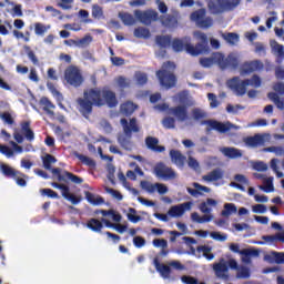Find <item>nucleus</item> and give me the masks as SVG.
I'll use <instances>...</instances> for the list:
<instances>
[{
    "instance_id": "nucleus-59",
    "label": "nucleus",
    "mask_w": 284,
    "mask_h": 284,
    "mask_svg": "<svg viewBox=\"0 0 284 284\" xmlns=\"http://www.w3.org/2000/svg\"><path fill=\"white\" fill-rule=\"evenodd\" d=\"M41 194L43 196H49V199H59V193L54 192L52 189H42Z\"/></svg>"
},
{
    "instance_id": "nucleus-11",
    "label": "nucleus",
    "mask_w": 284,
    "mask_h": 284,
    "mask_svg": "<svg viewBox=\"0 0 284 284\" xmlns=\"http://www.w3.org/2000/svg\"><path fill=\"white\" fill-rule=\"evenodd\" d=\"M231 252H234V254H241L243 263H252V256H258L261 252L255 248H243L241 250V245L236 243L230 244Z\"/></svg>"
},
{
    "instance_id": "nucleus-50",
    "label": "nucleus",
    "mask_w": 284,
    "mask_h": 284,
    "mask_svg": "<svg viewBox=\"0 0 284 284\" xmlns=\"http://www.w3.org/2000/svg\"><path fill=\"white\" fill-rule=\"evenodd\" d=\"M91 14L93 19H103V8L99 4H93Z\"/></svg>"
},
{
    "instance_id": "nucleus-47",
    "label": "nucleus",
    "mask_w": 284,
    "mask_h": 284,
    "mask_svg": "<svg viewBox=\"0 0 284 284\" xmlns=\"http://www.w3.org/2000/svg\"><path fill=\"white\" fill-rule=\"evenodd\" d=\"M162 125L165 130H174V128H176V120L172 116L164 118L162 120Z\"/></svg>"
},
{
    "instance_id": "nucleus-7",
    "label": "nucleus",
    "mask_w": 284,
    "mask_h": 284,
    "mask_svg": "<svg viewBox=\"0 0 284 284\" xmlns=\"http://www.w3.org/2000/svg\"><path fill=\"white\" fill-rule=\"evenodd\" d=\"M176 70V64L174 62H164L161 70L156 71V77L159 79L160 85L165 88V90H172L176 87V75L174 74Z\"/></svg>"
},
{
    "instance_id": "nucleus-55",
    "label": "nucleus",
    "mask_w": 284,
    "mask_h": 284,
    "mask_svg": "<svg viewBox=\"0 0 284 284\" xmlns=\"http://www.w3.org/2000/svg\"><path fill=\"white\" fill-rule=\"evenodd\" d=\"M260 189L266 193L274 192V178H268L265 181V186H260Z\"/></svg>"
},
{
    "instance_id": "nucleus-26",
    "label": "nucleus",
    "mask_w": 284,
    "mask_h": 284,
    "mask_svg": "<svg viewBox=\"0 0 284 284\" xmlns=\"http://www.w3.org/2000/svg\"><path fill=\"white\" fill-rule=\"evenodd\" d=\"M221 152L226 156V159H241V156H243L241 150L232 146H225Z\"/></svg>"
},
{
    "instance_id": "nucleus-48",
    "label": "nucleus",
    "mask_w": 284,
    "mask_h": 284,
    "mask_svg": "<svg viewBox=\"0 0 284 284\" xmlns=\"http://www.w3.org/2000/svg\"><path fill=\"white\" fill-rule=\"evenodd\" d=\"M126 219L131 223H139V221H141V216L136 215V209L134 207H129V213L126 214Z\"/></svg>"
},
{
    "instance_id": "nucleus-13",
    "label": "nucleus",
    "mask_w": 284,
    "mask_h": 284,
    "mask_svg": "<svg viewBox=\"0 0 284 284\" xmlns=\"http://www.w3.org/2000/svg\"><path fill=\"white\" fill-rule=\"evenodd\" d=\"M155 176L163 179L164 181H172L176 179V172L172 168L165 165V163L160 162L154 168Z\"/></svg>"
},
{
    "instance_id": "nucleus-29",
    "label": "nucleus",
    "mask_w": 284,
    "mask_h": 284,
    "mask_svg": "<svg viewBox=\"0 0 284 284\" xmlns=\"http://www.w3.org/2000/svg\"><path fill=\"white\" fill-rule=\"evenodd\" d=\"M155 43L159 48H170L172 45V36H156Z\"/></svg>"
},
{
    "instance_id": "nucleus-5",
    "label": "nucleus",
    "mask_w": 284,
    "mask_h": 284,
    "mask_svg": "<svg viewBox=\"0 0 284 284\" xmlns=\"http://www.w3.org/2000/svg\"><path fill=\"white\" fill-rule=\"evenodd\" d=\"M227 85L236 97H245L247 94V88H261L263 80L261 75L253 74L251 79L242 80L241 77H233L227 81Z\"/></svg>"
},
{
    "instance_id": "nucleus-42",
    "label": "nucleus",
    "mask_w": 284,
    "mask_h": 284,
    "mask_svg": "<svg viewBox=\"0 0 284 284\" xmlns=\"http://www.w3.org/2000/svg\"><path fill=\"white\" fill-rule=\"evenodd\" d=\"M48 30H50V26H44L41 22L34 23V33L38 37H43L48 32Z\"/></svg>"
},
{
    "instance_id": "nucleus-12",
    "label": "nucleus",
    "mask_w": 284,
    "mask_h": 284,
    "mask_svg": "<svg viewBox=\"0 0 284 284\" xmlns=\"http://www.w3.org/2000/svg\"><path fill=\"white\" fill-rule=\"evenodd\" d=\"M205 9H200L191 13V21H194L200 28H212L214 20L206 17Z\"/></svg>"
},
{
    "instance_id": "nucleus-18",
    "label": "nucleus",
    "mask_w": 284,
    "mask_h": 284,
    "mask_svg": "<svg viewBox=\"0 0 284 284\" xmlns=\"http://www.w3.org/2000/svg\"><path fill=\"white\" fill-rule=\"evenodd\" d=\"M40 108L48 114L49 119H55L57 114L54 110H57V105L50 101L48 97H42L39 102Z\"/></svg>"
},
{
    "instance_id": "nucleus-34",
    "label": "nucleus",
    "mask_w": 284,
    "mask_h": 284,
    "mask_svg": "<svg viewBox=\"0 0 284 284\" xmlns=\"http://www.w3.org/2000/svg\"><path fill=\"white\" fill-rule=\"evenodd\" d=\"M136 110V105L134 102H124L120 106V111L124 114V116H130Z\"/></svg>"
},
{
    "instance_id": "nucleus-33",
    "label": "nucleus",
    "mask_w": 284,
    "mask_h": 284,
    "mask_svg": "<svg viewBox=\"0 0 284 284\" xmlns=\"http://www.w3.org/2000/svg\"><path fill=\"white\" fill-rule=\"evenodd\" d=\"M133 34L136 39H150L152 36L150 33V29L144 28V27H138L134 29Z\"/></svg>"
},
{
    "instance_id": "nucleus-57",
    "label": "nucleus",
    "mask_w": 284,
    "mask_h": 284,
    "mask_svg": "<svg viewBox=\"0 0 284 284\" xmlns=\"http://www.w3.org/2000/svg\"><path fill=\"white\" fill-rule=\"evenodd\" d=\"M182 283L184 284H205V282H199L196 277H192L190 275H183L181 277Z\"/></svg>"
},
{
    "instance_id": "nucleus-32",
    "label": "nucleus",
    "mask_w": 284,
    "mask_h": 284,
    "mask_svg": "<svg viewBox=\"0 0 284 284\" xmlns=\"http://www.w3.org/2000/svg\"><path fill=\"white\" fill-rule=\"evenodd\" d=\"M84 196L88 203H91V205H103V203H105V200H103V197H95L90 191H85Z\"/></svg>"
},
{
    "instance_id": "nucleus-62",
    "label": "nucleus",
    "mask_w": 284,
    "mask_h": 284,
    "mask_svg": "<svg viewBox=\"0 0 284 284\" xmlns=\"http://www.w3.org/2000/svg\"><path fill=\"white\" fill-rule=\"evenodd\" d=\"M110 61H111L112 65H115L116 68H119L121 65H125V59H123L121 57H111Z\"/></svg>"
},
{
    "instance_id": "nucleus-16",
    "label": "nucleus",
    "mask_w": 284,
    "mask_h": 284,
    "mask_svg": "<svg viewBox=\"0 0 284 284\" xmlns=\"http://www.w3.org/2000/svg\"><path fill=\"white\" fill-rule=\"evenodd\" d=\"M201 125H209V128L206 129L207 132H210L211 130H215L216 132H220V134H225V132H230L231 130L230 124H225L216 120H203L201 122Z\"/></svg>"
},
{
    "instance_id": "nucleus-27",
    "label": "nucleus",
    "mask_w": 284,
    "mask_h": 284,
    "mask_svg": "<svg viewBox=\"0 0 284 284\" xmlns=\"http://www.w3.org/2000/svg\"><path fill=\"white\" fill-rule=\"evenodd\" d=\"M203 181H206L207 183H212L214 181H221L223 179V170L215 169L211 171L209 174L203 175Z\"/></svg>"
},
{
    "instance_id": "nucleus-35",
    "label": "nucleus",
    "mask_w": 284,
    "mask_h": 284,
    "mask_svg": "<svg viewBox=\"0 0 284 284\" xmlns=\"http://www.w3.org/2000/svg\"><path fill=\"white\" fill-rule=\"evenodd\" d=\"M119 19H121L124 26H134V23H136V19L134 18V16L128 12H120Z\"/></svg>"
},
{
    "instance_id": "nucleus-36",
    "label": "nucleus",
    "mask_w": 284,
    "mask_h": 284,
    "mask_svg": "<svg viewBox=\"0 0 284 284\" xmlns=\"http://www.w3.org/2000/svg\"><path fill=\"white\" fill-rule=\"evenodd\" d=\"M266 258H270L273 263H276V265H284V253L283 252H271V255L266 256Z\"/></svg>"
},
{
    "instance_id": "nucleus-15",
    "label": "nucleus",
    "mask_w": 284,
    "mask_h": 284,
    "mask_svg": "<svg viewBox=\"0 0 284 284\" xmlns=\"http://www.w3.org/2000/svg\"><path fill=\"white\" fill-rule=\"evenodd\" d=\"M213 272L216 278H221L222 281L230 280V271L227 268V261H225V258H220L219 263L213 264Z\"/></svg>"
},
{
    "instance_id": "nucleus-19",
    "label": "nucleus",
    "mask_w": 284,
    "mask_h": 284,
    "mask_svg": "<svg viewBox=\"0 0 284 284\" xmlns=\"http://www.w3.org/2000/svg\"><path fill=\"white\" fill-rule=\"evenodd\" d=\"M0 171H1V174L6 176V179H17V176L26 178V174L21 173L18 170H14L12 166L8 164H1Z\"/></svg>"
},
{
    "instance_id": "nucleus-61",
    "label": "nucleus",
    "mask_w": 284,
    "mask_h": 284,
    "mask_svg": "<svg viewBox=\"0 0 284 284\" xmlns=\"http://www.w3.org/2000/svg\"><path fill=\"white\" fill-rule=\"evenodd\" d=\"M207 99L210 101V108H219V99L216 98V94L214 93H209Z\"/></svg>"
},
{
    "instance_id": "nucleus-22",
    "label": "nucleus",
    "mask_w": 284,
    "mask_h": 284,
    "mask_svg": "<svg viewBox=\"0 0 284 284\" xmlns=\"http://www.w3.org/2000/svg\"><path fill=\"white\" fill-rule=\"evenodd\" d=\"M145 145L149 150H152V152H163L165 150V146L159 145V139L154 136H146L145 138Z\"/></svg>"
},
{
    "instance_id": "nucleus-4",
    "label": "nucleus",
    "mask_w": 284,
    "mask_h": 284,
    "mask_svg": "<svg viewBox=\"0 0 284 284\" xmlns=\"http://www.w3.org/2000/svg\"><path fill=\"white\" fill-rule=\"evenodd\" d=\"M42 163H43V168L44 170H51L52 175L57 176L58 181H60V183H68L69 181H71V183H74L75 185H81V183H83V179L80 178L79 175H75L74 173L68 172V171H63L61 170V168H54L52 169V163H57V158H54V155L47 153L43 158H42Z\"/></svg>"
},
{
    "instance_id": "nucleus-1",
    "label": "nucleus",
    "mask_w": 284,
    "mask_h": 284,
    "mask_svg": "<svg viewBox=\"0 0 284 284\" xmlns=\"http://www.w3.org/2000/svg\"><path fill=\"white\" fill-rule=\"evenodd\" d=\"M78 110L84 119H90L94 106L103 108H116L119 105V100L116 99V93L110 90V87L103 88H92L83 92V98L77 99Z\"/></svg>"
},
{
    "instance_id": "nucleus-28",
    "label": "nucleus",
    "mask_w": 284,
    "mask_h": 284,
    "mask_svg": "<svg viewBox=\"0 0 284 284\" xmlns=\"http://www.w3.org/2000/svg\"><path fill=\"white\" fill-rule=\"evenodd\" d=\"M246 144L251 148H258V145H265V138L261 134H255L246 139Z\"/></svg>"
},
{
    "instance_id": "nucleus-39",
    "label": "nucleus",
    "mask_w": 284,
    "mask_h": 284,
    "mask_svg": "<svg viewBox=\"0 0 284 284\" xmlns=\"http://www.w3.org/2000/svg\"><path fill=\"white\" fill-rule=\"evenodd\" d=\"M62 196L67 201H70L72 203V205H79V203H81V196H77V195L70 193V187L67 189V191H64Z\"/></svg>"
},
{
    "instance_id": "nucleus-6",
    "label": "nucleus",
    "mask_w": 284,
    "mask_h": 284,
    "mask_svg": "<svg viewBox=\"0 0 284 284\" xmlns=\"http://www.w3.org/2000/svg\"><path fill=\"white\" fill-rule=\"evenodd\" d=\"M120 123L122 125L124 135L118 138V142L123 148V150H126L128 152L132 151L133 144H132V134H136L141 132V126L139 125V121L136 118H131L128 122V119L122 118L120 120Z\"/></svg>"
},
{
    "instance_id": "nucleus-9",
    "label": "nucleus",
    "mask_w": 284,
    "mask_h": 284,
    "mask_svg": "<svg viewBox=\"0 0 284 284\" xmlns=\"http://www.w3.org/2000/svg\"><path fill=\"white\" fill-rule=\"evenodd\" d=\"M64 81H67L68 85H71L72 88H81V85H83L84 78L78 67L69 65L64 70Z\"/></svg>"
},
{
    "instance_id": "nucleus-40",
    "label": "nucleus",
    "mask_w": 284,
    "mask_h": 284,
    "mask_svg": "<svg viewBox=\"0 0 284 284\" xmlns=\"http://www.w3.org/2000/svg\"><path fill=\"white\" fill-rule=\"evenodd\" d=\"M71 43H74L78 48H88L90 43H92V36H84L82 39L75 41V40H70Z\"/></svg>"
},
{
    "instance_id": "nucleus-23",
    "label": "nucleus",
    "mask_w": 284,
    "mask_h": 284,
    "mask_svg": "<svg viewBox=\"0 0 284 284\" xmlns=\"http://www.w3.org/2000/svg\"><path fill=\"white\" fill-rule=\"evenodd\" d=\"M193 187H195V189L187 187L186 192H189L191 194V196H194L195 199H199V196H202L203 192H206V193L211 192L210 187L201 185L196 182L193 183Z\"/></svg>"
},
{
    "instance_id": "nucleus-60",
    "label": "nucleus",
    "mask_w": 284,
    "mask_h": 284,
    "mask_svg": "<svg viewBox=\"0 0 284 284\" xmlns=\"http://www.w3.org/2000/svg\"><path fill=\"white\" fill-rule=\"evenodd\" d=\"M154 247H162V250H168V240L155 239L153 240Z\"/></svg>"
},
{
    "instance_id": "nucleus-49",
    "label": "nucleus",
    "mask_w": 284,
    "mask_h": 284,
    "mask_svg": "<svg viewBox=\"0 0 284 284\" xmlns=\"http://www.w3.org/2000/svg\"><path fill=\"white\" fill-rule=\"evenodd\" d=\"M192 116L194 119V121H201V119H206L207 118V112L195 108L192 110Z\"/></svg>"
},
{
    "instance_id": "nucleus-2",
    "label": "nucleus",
    "mask_w": 284,
    "mask_h": 284,
    "mask_svg": "<svg viewBox=\"0 0 284 284\" xmlns=\"http://www.w3.org/2000/svg\"><path fill=\"white\" fill-rule=\"evenodd\" d=\"M194 37L200 42L194 45H192V40L190 37H184L182 39H174L171 41L172 49L174 52H187V54H191V57H199V54H210V41L207 40V34L196 31L194 32Z\"/></svg>"
},
{
    "instance_id": "nucleus-25",
    "label": "nucleus",
    "mask_w": 284,
    "mask_h": 284,
    "mask_svg": "<svg viewBox=\"0 0 284 284\" xmlns=\"http://www.w3.org/2000/svg\"><path fill=\"white\" fill-rule=\"evenodd\" d=\"M159 19L164 28H176L179 26V19H176V16L166 14L161 16Z\"/></svg>"
},
{
    "instance_id": "nucleus-64",
    "label": "nucleus",
    "mask_w": 284,
    "mask_h": 284,
    "mask_svg": "<svg viewBox=\"0 0 284 284\" xmlns=\"http://www.w3.org/2000/svg\"><path fill=\"white\" fill-rule=\"evenodd\" d=\"M273 90L277 92V94H284V82H276L273 85Z\"/></svg>"
},
{
    "instance_id": "nucleus-17",
    "label": "nucleus",
    "mask_w": 284,
    "mask_h": 284,
    "mask_svg": "<svg viewBox=\"0 0 284 284\" xmlns=\"http://www.w3.org/2000/svg\"><path fill=\"white\" fill-rule=\"evenodd\" d=\"M192 210V202H184L179 205L171 206L168 214L172 219H179L185 214V212Z\"/></svg>"
},
{
    "instance_id": "nucleus-43",
    "label": "nucleus",
    "mask_w": 284,
    "mask_h": 284,
    "mask_svg": "<svg viewBox=\"0 0 284 284\" xmlns=\"http://www.w3.org/2000/svg\"><path fill=\"white\" fill-rule=\"evenodd\" d=\"M23 49H24V52H26L28 59L31 60L33 65H39V58H37V54L34 53V51H32L30 45H24Z\"/></svg>"
},
{
    "instance_id": "nucleus-37",
    "label": "nucleus",
    "mask_w": 284,
    "mask_h": 284,
    "mask_svg": "<svg viewBox=\"0 0 284 284\" xmlns=\"http://www.w3.org/2000/svg\"><path fill=\"white\" fill-rule=\"evenodd\" d=\"M222 39H224V41H226V43L230 45H236V43L240 41L239 33L234 32L223 33Z\"/></svg>"
},
{
    "instance_id": "nucleus-21",
    "label": "nucleus",
    "mask_w": 284,
    "mask_h": 284,
    "mask_svg": "<svg viewBox=\"0 0 284 284\" xmlns=\"http://www.w3.org/2000/svg\"><path fill=\"white\" fill-rule=\"evenodd\" d=\"M154 267L159 274H161L162 278H170V274H172V268L169 265L162 264L158 257L153 260Z\"/></svg>"
},
{
    "instance_id": "nucleus-38",
    "label": "nucleus",
    "mask_w": 284,
    "mask_h": 284,
    "mask_svg": "<svg viewBox=\"0 0 284 284\" xmlns=\"http://www.w3.org/2000/svg\"><path fill=\"white\" fill-rule=\"evenodd\" d=\"M268 99L275 103L277 110H284V100L274 92L268 93Z\"/></svg>"
},
{
    "instance_id": "nucleus-45",
    "label": "nucleus",
    "mask_w": 284,
    "mask_h": 284,
    "mask_svg": "<svg viewBox=\"0 0 284 284\" xmlns=\"http://www.w3.org/2000/svg\"><path fill=\"white\" fill-rule=\"evenodd\" d=\"M77 159H79V161H81V163H83L84 165H88L89 168H95L97 166V162H94V160H92L88 155H83V154L78 153Z\"/></svg>"
},
{
    "instance_id": "nucleus-63",
    "label": "nucleus",
    "mask_w": 284,
    "mask_h": 284,
    "mask_svg": "<svg viewBox=\"0 0 284 284\" xmlns=\"http://www.w3.org/2000/svg\"><path fill=\"white\" fill-rule=\"evenodd\" d=\"M133 245L138 248L144 247L145 245V240L143 239V236H135L133 237Z\"/></svg>"
},
{
    "instance_id": "nucleus-30",
    "label": "nucleus",
    "mask_w": 284,
    "mask_h": 284,
    "mask_svg": "<svg viewBox=\"0 0 284 284\" xmlns=\"http://www.w3.org/2000/svg\"><path fill=\"white\" fill-rule=\"evenodd\" d=\"M87 227L89 230H92V232H101V230H103V222L98 220V219H90L87 222Z\"/></svg>"
},
{
    "instance_id": "nucleus-20",
    "label": "nucleus",
    "mask_w": 284,
    "mask_h": 284,
    "mask_svg": "<svg viewBox=\"0 0 284 284\" xmlns=\"http://www.w3.org/2000/svg\"><path fill=\"white\" fill-rule=\"evenodd\" d=\"M171 114L178 119V121H187L189 115H187V106L185 105H178L174 108L170 109Z\"/></svg>"
},
{
    "instance_id": "nucleus-51",
    "label": "nucleus",
    "mask_w": 284,
    "mask_h": 284,
    "mask_svg": "<svg viewBox=\"0 0 284 284\" xmlns=\"http://www.w3.org/2000/svg\"><path fill=\"white\" fill-rule=\"evenodd\" d=\"M0 119L6 125H14V118H12V114H10V112L0 113Z\"/></svg>"
},
{
    "instance_id": "nucleus-3",
    "label": "nucleus",
    "mask_w": 284,
    "mask_h": 284,
    "mask_svg": "<svg viewBox=\"0 0 284 284\" xmlns=\"http://www.w3.org/2000/svg\"><path fill=\"white\" fill-rule=\"evenodd\" d=\"M202 68H212L214 63L221 68V70H239V57L234 53L229 54L226 58L221 52L213 53L210 58L200 59Z\"/></svg>"
},
{
    "instance_id": "nucleus-44",
    "label": "nucleus",
    "mask_w": 284,
    "mask_h": 284,
    "mask_svg": "<svg viewBox=\"0 0 284 284\" xmlns=\"http://www.w3.org/2000/svg\"><path fill=\"white\" fill-rule=\"evenodd\" d=\"M191 219L194 221V223H210V221H212L211 215L201 216L196 212L191 214Z\"/></svg>"
},
{
    "instance_id": "nucleus-56",
    "label": "nucleus",
    "mask_w": 284,
    "mask_h": 284,
    "mask_svg": "<svg viewBox=\"0 0 284 284\" xmlns=\"http://www.w3.org/2000/svg\"><path fill=\"white\" fill-rule=\"evenodd\" d=\"M104 190L108 194H111L113 199H116V201H123V194H121V192L108 186H105Z\"/></svg>"
},
{
    "instance_id": "nucleus-14",
    "label": "nucleus",
    "mask_w": 284,
    "mask_h": 284,
    "mask_svg": "<svg viewBox=\"0 0 284 284\" xmlns=\"http://www.w3.org/2000/svg\"><path fill=\"white\" fill-rule=\"evenodd\" d=\"M265 68V64L261 60H252L246 61L240 67L241 77H245L247 74H252V72L261 71Z\"/></svg>"
},
{
    "instance_id": "nucleus-58",
    "label": "nucleus",
    "mask_w": 284,
    "mask_h": 284,
    "mask_svg": "<svg viewBox=\"0 0 284 284\" xmlns=\"http://www.w3.org/2000/svg\"><path fill=\"white\" fill-rule=\"evenodd\" d=\"M140 185H141L142 190H145L146 192H149V194H152L155 192V184H152L148 181H141Z\"/></svg>"
},
{
    "instance_id": "nucleus-52",
    "label": "nucleus",
    "mask_w": 284,
    "mask_h": 284,
    "mask_svg": "<svg viewBox=\"0 0 284 284\" xmlns=\"http://www.w3.org/2000/svg\"><path fill=\"white\" fill-rule=\"evenodd\" d=\"M0 153L7 156V159H11V156H14V150L6 144H0Z\"/></svg>"
},
{
    "instance_id": "nucleus-41",
    "label": "nucleus",
    "mask_w": 284,
    "mask_h": 284,
    "mask_svg": "<svg viewBox=\"0 0 284 284\" xmlns=\"http://www.w3.org/2000/svg\"><path fill=\"white\" fill-rule=\"evenodd\" d=\"M237 209L236 204L234 203H226L224 204V210L221 212L222 216H232V214H236Z\"/></svg>"
},
{
    "instance_id": "nucleus-54",
    "label": "nucleus",
    "mask_w": 284,
    "mask_h": 284,
    "mask_svg": "<svg viewBox=\"0 0 284 284\" xmlns=\"http://www.w3.org/2000/svg\"><path fill=\"white\" fill-rule=\"evenodd\" d=\"M251 272L247 266H241L237 271L236 278H250Z\"/></svg>"
},
{
    "instance_id": "nucleus-46",
    "label": "nucleus",
    "mask_w": 284,
    "mask_h": 284,
    "mask_svg": "<svg viewBox=\"0 0 284 284\" xmlns=\"http://www.w3.org/2000/svg\"><path fill=\"white\" fill-rule=\"evenodd\" d=\"M134 79L138 85H145L148 83V73L136 71L134 74Z\"/></svg>"
},
{
    "instance_id": "nucleus-24",
    "label": "nucleus",
    "mask_w": 284,
    "mask_h": 284,
    "mask_svg": "<svg viewBox=\"0 0 284 284\" xmlns=\"http://www.w3.org/2000/svg\"><path fill=\"white\" fill-rule=\"evenodd\" d=\"M170 158L172 163L179 165V168H183V165H185V156L183 153H181V151L172 149L170 151Z\"/></svg>"
},
{
    "instance_id": "nucleus-10",
    "label": "nucleus",
    "mask_w": 284,
    "mask_h": 284,
    "mask_svg": "<svg viewBox=\"0 0 284 284\" xmlns=\"http://www.w3.org/2000/svg\"><path fill=\"white\" fill-rule=\"evenodd\" d=\"M133 14L135 19L143 26H152L154 21H159V12L153 9H148L144 11L134 10Z\"/></svg>"
},
{
    "instance_id": "nucleus-31",
    "label": "nucleus",
    "mask_w": 284,
    "mask_h": 284,
    "mask_svg": "<svg viewBox=\"0 0 284 284\" xmlns=\"http://www.w3.org/2000/svg\"><path fill=\"white\" fill-rule=\"evenodd\" d=\"M21 131L24 134L27 141H32L34 139V131L30 129V122L26 121L21 123Z\"/></svg>"
},
{
    "instance_id": "nucleus-8",
    "label": "nucleus",
    "mask_w": 284,
    "mask_h": 284,
    "mask_svg": "<svg viewBox=\"0 0 284 284\" xmlns=\"http://www.w3.org/2000/svg\"><path fill=\"white\" fill-rule=\"evenodd\" d=\"M241 6V0H211L207 2V8L211 14H223L239 8Z\"/></svg>"
},
{
    "instance_id": "nucleus-53",
    "label": "nucleus",
    "mask_w": 284,
    "mask_h": 284,
    "mask_svg": "<svg viewBox=\"0 0 284 284\" xmlns=\"http://www.w3.org/2000/svg\"><path fill=\"white\" fill-rule=\"evenodd\" d=\"M116 83H118L119 88H121V90H125V88H130V85H131L130 80L123 75H120L116 78Z\"/></svg>"
}]
</instances>
